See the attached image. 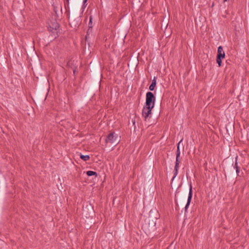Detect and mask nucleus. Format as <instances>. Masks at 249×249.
<instances>
[{
  "label": "nucleus",
  "mask_w": 249,
  "mask_h": 249,
  "mask_svg": "<svg viewBox=\"0 0 249 249\" xmlns=\"http://www.w3.org/2000/svg\"><path fill=\"white\" fill-rule=\"evenodd\" d=\"M78 9H76L74 14H72L69 20V24L71 27L76 29L78 28L81 23V17L83 13L82 11L78 15Z\"/></svg>",
  "instance_id": "nucleus-1"
},
{
  "label": "nucleus",
  "mask_w": 249,
  "mask_h": 249,
  "mask_svg": "<svg viewBox=\"0 0 249 249\" xmlns=\"http://www.w3.org/2000/svg\"><path fill=\"white\" fill-rule=\"evenodd\" d=\"M60 25L55 19H52L48 22V29L52 32V38L55 39L58 36V31Z\"/></svg>",
  "instance_id": "nucleus-2"
},
{
  "label": "nucleus",
  "mask_w": 249,
  "mask_h": 249,
  "mask_svg": "<svg viewBox=\"0 0 249 249\" xmlns=\"http://www.w3.org/2000/svg\"><path fill=\"white\" fill-rule=\"evenodd\" d=\"M120 142V137L114 132L109 133L105 139V142L107 144L109 143L114 146H116Z\"/></svg>",
  "instance_id": "nucleus-3"
},
{
  "label": "nucleus",
  "mask_w": 249,
  "mask_h": 249,
  "mask_svg": "<svg viewBox=\"0 0 249 249\" xmlns=\"http://www.w3.org/2000/svg\"><path fill=\"white\" fill-rule=\"evenodd\" d=\"M156 97L154 94L151 91H148L146 94V101L144 106L154 107Z\"/></svg>",
  "instance_id": "nucleus-4"
},
{
  "label": "nucleus",
  "mask_w": 249,
  "mask_h": 249,
  "mask_svg": "<svg viewBox=\"0 0 249 249\" xmlns=\"http://www.w3.org/2000/svg\"><path fill=\"white\" fill-rule=\"evenodd\" d=\"M154 107H152L144 106L142 110V116L145 121L151 117L152 110Z\"/></svg>",
  "instance_id": "nucleus-5"
},
{
  "label": "nucleus",
  "mask_w": 249,
  "mask_h": 249,
  "mask_svg": "<svg viewBox=\"0 0 249 249\" xmlns=\"http://www.w3.org/2000/svg\"><path fill=\"white\" fill-rule=\"evenodd\" d=\"M193 196V190H192V185L191 183H190L189 185V192L188 194V196L187 198V202L185 207V213L187 212L188 208L190 204L192 198Z\"/></svg>",
  "instance_id": "nucleus-6"
},
{
  "label": "nucleus",
  "mask_w": 249,
  "mask_h": 249,
  "mask_svg": "<svg viewBox=\"0 0 249 249\" xmlns=\"http://www.w3.org/2000/svg\"><path fill=\"white\" fill-rule=\"evenodd\" d=\"M160 217V215L159 212L156 209H152L150 210L149 213V218H152L157 220Z\"/></svg>",
  "instance_id": "nucleus-7"
},
{
  "label": "nucleus",
  "mask_w": 249,
  "mask_h": 249,
  "mask_svg": "<svg viewBox=\"0 0 249 249\" xmlns=\"http://www.w3.org/2000/svg\"><path fill=\"white\" fill-rule=\"evenodd\" d=\"M180 161L179 159H176V163L174 170V177L172 179V181H173L175 177L177 176L178 173V170L179 167V163Z\"/></svg>",
  "instance_id": "nucleus-8"
},
{
  "label": "nucleus",
  "mask_w": 249,
  "mask_h": 249,
  "mask_svg": "<svg viewBox=\"0 0 249 249\" xmlns=\"http://www.w3.org/2000/svg\"><path fill=\"white\" fill-rule=\"evenodd\" d=\"M237 160H238V156H236V157L235 158V161L234 165H233V164L232 163L231 164V166H233V168L236 169V176L241 177V175H240L241 167H240V166H239L238 165Z\"/></svg>",
  "instance_id": "nucleus-9"
},
{
  "label": "nucleus",
  "mask_w": 249,
  "mask_h": 249,
  "mask_svg": "<svg viewBox=\"0 0 249 249\" xmlns=\"http://www.w3.org/2000/svg\"><path fill=\"white\" fill-rule=\"evenodd\" d=\"M65 8L66 9V14L67 17L69 19L70 18V0H64Z\"/></svg>",
  "instance_id": "nucleus-10"
},
{
  "label": "nucleus",
  "mask_w": 249,
  "mask_h": 249,
  "mask_svg": "<svg viewBox=\"0 0 249 249\" xmlns=\"http://www.w3.org/2000/svg\"><path fill=\"white\" fill-rule=\"evenodd\" d=\"M216 57L223 58H224L225 57V52L223 51V47L221 46L218 47Z\"/></svg>",
  "instance_id": "nucleus-11"
},
{
  "label": "nucleus",
  "mask_w": 249,
  "mask_h": 249,
  "mask_svg": "<svg viewBox=\"0 0 249 249\" xmlns=\"http://www.w3.org/2000/svg\"><path fill=\"white\" fill-rule=\"evenodd\" d=\"M157 84V77H154L152 81V83L149 87V89L150 91H153L155 89V88L156 87Z\"/></svg>",
  "instance_id": "nucleus-12"
},
{
  "label": "nucleus",
  "mask_w": 249,
  "mask_h": 249,
  "mask_svg": "<svg viewBox=\"0 0 249 249\" xmlns=\"http://www.w3.org/2000/svg\"><path fill=\"white\" fill-rule=\"evenodd\" d=\"M181 141H182V140L179 141L178 142V144H177V153H176V159H179V157H180V152L179 146H180V143H181Z\"/></svg>",
  "instance_id": "nucleus-13"
},
{
  "label": "nucleus",
  "mask_w": 249,
  "mask_h": 249,
  "mask_svg": "<svg viewBox=\"0 0 249 249\" xmlns=\"http://www.w3.org/2000/svg\"><path fill=\"white\" fill-rule=\"evenodd\" d=\"M80 158L81 159H82V160H83L84 161H85L89 160L90 159V157L89 155H82L81 153H80Z\"/></svg>",
  "instance_id": "nucleus-14"
},
{
  "label": "nucleus",
  "mask_w": 249,
  "mask_h": 249,
  "mask_svg": "<svg viewBox=\"0 0 249 249\" xmlns=\"http://www.w3.org/2000/svg\"><path fill=\"white\" fill-rule=\"evenodd\" d=\"M86 174L89 177L95 176V177H97L98 176L97 173L96 172L93 171H88L86 172Z\"/></svg>",
  "instance_id": "nucleus-15"
},
{
  "label": "nucleus",
  "mask_w": 249,
  "mask_h": 249,
  "mask_svg": "<svg viewBox=\"0 0 249 249\" xmlns=\"http://www.w3.org/2000/svg\"><path fill=\"white\" fill-rule=\"evenodd\" d=\"M156 219L149 218L148 224L151 227H154L156 224Z\"/></svg>",
  "instance_id": "nucleus-16"
},
{
  "label": "nucleus",
  "mask_w": 249,
  "mask_h": 249,
  "mask_svg": "<svg viewBox=\"0 0 249 249\" xmlns=\"http://www.w3.org/2000/svg\"><path fill=\"white\" fill-rule=\"evenodd\" d=\"M86 208H88V210H89V212L91 213L94 212L93 206H92L91 204L87 205Z\"/></svg>",
  "instance_id": "nucleus-17"
},
{
  "label": "nucleus",
  "mask_w": 249,
  "mask_h": 249,
  "mask_svg": "<svg viewBox=\"0 0 249 249\" xmlns=\"http://www.w3.org/2000/svg\"><path fill=\"white\" fill-rule=\"evenodd\" d=\"M88 27L89 29H92V16H90L89 17V21L88 24Z\"/></svg>",
  "instance_id": "nucleus-18"
},
{
  "label": "nucleus",
  "mask_w": 249,
  "mask_h": 249,
  "mask_svg": "<svg viewBox=\"0 0 249 249\" xmlns=\"http://www.w3.org/2000/svg\"><path fill=\"white\" fill-rule=\"evenodd\" d=\"M222 59H223V58L216 57V63L218 64V67L221 66Z\"/></svg>",
  "instance_id": "nucleus-19"
},
{
  "label": "nucleus",
  "mask_w": 249,
  "mask_h": 249,
  "mask_svg": "<svg viewBox=\"0 0 249 249\" xmlns=\"http://www.w3.org/2000/svg\"><path fill=\"white\" fill-rule=\"evenodd\" d=\"M168 26L167 20H165V21H162L161 23V28L163 27L165 29L167 28Z\"/></svg>",
  "instance_id": "nucleus-20"
},
{
  "label": "nucleus",
  "mask_w": 249,
  "mask_h": 249,
  "mask_svg": "<svg viewBox=\"0 0 249 249\" xmlns=\"http://www.w3.org/2000/svg\"><path fill=\"white\" fill-rule=\"evenodd\" d=\"M91 30H92V29H89V28L88 29L87 32V35L85 36L86 40H87L88 36L89 35L90 32H91Z\"/></svg>",
  "instance_id": "nucleus-21"
},
{
  "label": "nucleus",
  "mask_w": 249,
  "mask_h": 249,
  "mask_svg": "<svg viewBox=\"0 0 249 249\" xmlns=\"http://www.w3.org/2000/svg\"><path fill=\"white\" fill-rule=\"evenodd\" d=\"M86 3L87 2H85L84 0H83V4L82 7L83 9H84L87 6V4ZM83 11H84V10H83Z\"/></svg>",
  "instance_id": "nucleus-22"
},
{
  "label": "nucleus",
  "mask_w": 249,
  "mask_h": 249,
  "mask_svg": "<svg viewBox=\"0 0 249 249\" xmlns=\"http://www.w3.org/2000/svg\"><path fill=\"white\" fill-rule=\"evenodd\" d=\"M77 67H74L73 69V74L74 75H75L76 73H78V71H77Z\"/></svg>",
  "instance_id": "nucleus-23"
},
{
  "label": "nucleus",
  "mask_w": 249,
  "mask_h": 249,
  "mask_svg": "<svg viewBox=\"0 0 249 249\" xmlns=\"http://www.w3.org/2000/svg\"><path fill=\"white\" fill-rule=\"evenodd\" d=\"M53 11L55 13V14L57 15V7L53 5Z\"/></svg>",
  "instance_id": "nucleus-24"
},
{
  "label": "nucleus",
  "mask_w": 249,
  "mask_h": 249,
  "mask_svg": "<svg viewBox=\"0 0 249 249\" xmlns=\"http://www.w3.org/2000/svg\"><path fill=\"white\" fill-rule=\"evenodd\" d=\"M49 89H47V90L45 91V100L47 98V95L48 94V92L49 91Z\"/></svg>",
  "instance_id": "nucleus-25"
},
{
  "label": "nucleus",
  "mask_w": 249,
  "mask_h": 249,
  "mask_svg": "<svg viewBox=\"0 0 249 249\" xmlns=\"http://www.w3.org/2000/svg\"><path fill=\"white\" fill-rule=\"evenodd\" d=\"M88 0H84L85 2H87Z\"/></svg>",
  "instance_id": "nucleus-26"
},
{
  "label": "nucleus",
  "mask_w": 249,
  "mask_h": 249,
  "mask_svg": "<svg viewBox=\"0 0 249 249\" xmlns=\"http://www.w3.org/2000/svg\"><path fill=\"white\" fill-rule=\"evenodd\" d=\"M213 5H214V3H213L212 6L213 7Z\"/></svg>",
  "instance_id": "nucleus-27"
},
{
  "label": "nucleus",
  "mask_w": 249,
  "mask_h": 249,
  "mask_svg": "<svg viewBox=\"0 0 249 249\" xmlns=\"http://www.w3.org/2000/svg\"><path fill=\"white\" fill-rule=\"evenodd\" d=\"M135 124V121H134L133 122V124Z\"/></svg>",
  "instance_id": "nucleus-28"
},
{
  "label": "nucleus",
  "mask_w": 249,
  "mask_h": 249,
  "mask_svg": "<svg viewBox=\"0 0 249 249\" xmlns=\"http://www.w3.org/2000/svg\"><path fill=\"white\" fill-rule=\"evenodd\" d=\"M167 249H169V248H168Z\"/></svg>",
  "instance_id": "nucleus-29"
}]
</instances>
